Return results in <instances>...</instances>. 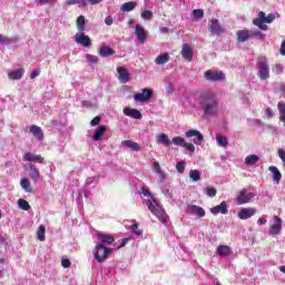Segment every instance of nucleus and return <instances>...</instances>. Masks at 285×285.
<instances>
[{
	"mask_svg": "<svg viewBox=\"0 0 285 285\" xmlns=\"http://www.w3.org/2000/svg\"><path fill=\"white\" fill-rule=\"evenodd\" d=\"M121 146H124L125 148L130 149L135 153L142 150L141 146H139L138 142H134L132 140H122Z\"/></svg>",
	"mask_w": 285,
	"mask_h": 285,
	"instance_id": "5701e85b",
	"label": "nucleus"
},
{
	"mask_svg": "<svg viewBox=\"0 0 285 285\" xmlns=\"http://www.w3.org/2000/svg\"><path fill=\"white\" fill-rule=\"evenodd\" d=\"M157 144H161L165 147L171 146V140L169 139L168 134H160L157 136Z\"/></svg>",
	"mask_w": 285,
	"mask_h": 285,
	"instance_id": "7c9ffc66",
	"label": "nucleus"
},
{
	"mask_svg": "<svg viewBox=\"0 0 285 285\" xmlns=\"http://www.w3.org/2000/svg\"><path fill=\"white\" fill-rule=\"evenodd\" d=\"M24 73V69H18L8 73L9 80H21Z\"/></svg>",
	"mask_w": 285,
	"mask_h": 285,
	"instance_id": "c85d7f7f",
	"label": "nucleus"
},
{
	"mask_svg": "<svg viewBox=\"0 0 285 285\" xmlns=\"http://www.w3.org/2000/svg\"><path fill=\"white\" fill-rule=\"evenodd\" d=\"M146 205H147V209H149L150 212L160 208L159 204H158V202H156L155 197L147 199Z\"/></svg>",
	"mask_w": 285,
	"mask_h": 285,
	"instance_id": "f704fd0d",
	"label": "nucleus"
},
{
	"mask_svg": "<svg viewBox=\"0 0 285 285\" xmlns=\"http://www.w3.org/2000/svg\"><path fill=\"white\" fill-rule=\"evenodd\" d=\"M151 214H154L156 216L157 219H159V222L161 224H166L168 223L169 220V216L166 215V212L164 208H157V209H154V210H150Z\"/></svg>",
	"mask_w": 285,
	"mask_h": 285,
	"instance_id": "6ab92c4d",
	"label": "nucleus"
},
{
	"mask_svg": "<svg viewBox=\"0 0 285 285\" xmlns=\"http://www.w3.org/2000/svg\"><path fill=\"white\" fill-rule=\"evenodd\" d=\"M176 169L179 174H183L185 173V169H186V164L184 161H178L176 164Z\"/></svg>",
	"mask_w": 285,
	"mask_h": 285,
	"instance_id": "603ef678",
	"label": "nucleus"
},
{
	"mask_svg": "<svg viewBox=\"0 0 285 285\" xmlns=\"http://www.w3.org/2000/svg\"><path fill=\"white\" fill-rule=\"evenodd\" d=\"M20 186L21 188L24 189L26 193H33V188H32V185L30 184L29 178H26V177L21 178Z\"/></svg>",
	"mask_w": 285,
	"mask_h": 285,
	"instance_id": "473e14b6",
	"label": "nucleus"
},
{
	"mask_svg": "<svg viewBox=\"0 0 285 285\" xmlns=\"http://www.w3.org/2000/svg\"><path fill=\"white\" fill-rule=\"evenodd\" d=\"M128 240H129L128 238H122L121 240H119V246L117 247V249H121L126 247Z\"/></svg>",
	"mask_w": 285,
	"mask_h": 285,
	"instance_id": "bf43d9fd",
	"label": "nucleus"
},
{
	"mask_svg": "<svg viewBox=\"0 0 285 285\" xmlns=\"http://www.w3.org/2000/svg\"><path fill=\"white\" fill-rule=\"evenodd\" d=\"M135 36L138 37L139 42L142 45L147 41L148 35L141 24L135 26Z\"/></svg>",
	"mask_w": 285,
	"mask_h": 285,
	"instance_id": "f3484780",
	"label": "nucleus"
},
{
	"mask_svg": "<svg viewBox=\"0 0 285 285\" xmlns=\"http://www.w3.org/2000/svg\"><path fill=\"white\" fill-rule=\"evenodd\" d=\"M27 171L29 173V176L32 180V183L38 184L40 178V170L39 168H36L33 165H30L29 168H27Z\"/></svg>",
	"mask_w": 285,
	"mask_h": 285,
	"instance_id": "412c9836",
	"label": "nucleus"
},
{
	"mask_svg": "<svg viewBox=\"0 0 285 285\" xmlns=\"http://www.w3.org/2000/svg\"><path fill=\"white\" fill-rule=\"evenodd\" d=\"M259 158L256 155H249L245 157V165H256L258 163Z\"/></svg>",
	"mask_w": 285,
	"mask_h": 285,
	"instance_id": "ea45409f",
	"label": "nucleus"
},
{
	"mask_svg": "<svg viewBox=\"0 0 285 285\" xmlns=\"http://www.w3.org/2000/svg\"><path fill=\"white\" fill-rule=\"evenodd\" d=\"M80 4L81 7H87V0H67L65 1V6H75Z\"/></svg>",
	"mask_w": 285,
	"mask_h": 285,
	"instance_id": "4c0bfd02",
	"label": "nucleus"
},
{
	"mask_svg": "<svg viewBox=\"0 0 285 285\" xmlns=\"http://www.w3.org/2000/svg\"><path fill=\"white\" fill-rule=\"evenodd\" d=\"M40 72H41L40 69L33 70L32 73L30 75V79L35 80L37 77L40 76Z\"/></svg>",
	"mask_w": 285,
	"mask_h": 285,
	"instance_id": "052dcab7",
	"label": "nucleus"
},
{
	"mask_svg": "<svg viewBox=\"0 0 285 285\" xmlns=\"http://www.w3.org/2000/svg\"><path fill=\"white\" fill-rule=\"evenodd\" d=\"M254 196L255 195L253 193H247V189H242L236 196L237 206H243L250 203Z\"/></svg>",
	"mask_w": 285,
	"mask_h": 285,
	"instance_id": "39448f33",
	"label": "nucleus"
},
{
	"mask_svg": "<svg viewBox=\"0 0 285 285\" xmlns=\"http://www.w3.org/2000/svg\"><path fill=\"white\" fill-rule=\"evenodd\" d=\"M76 27L80 32L85 31V17L80 16L78 19H76Z\"/></svg>",
	"mask_w": 285,
	"mask_h": 285,
	"instance_id": "58836bf2",
	"label": "nucleus"
},
{
	"mask_svg": "<svg viewBox=\"0 0 285 285\" xmlns=\"http://www.w3.org/2000/svg\"><path fill=\"white\" fill-rule=\"evenodd\" d=\"M216 141H217V146H220L223 148H226V146H228V138H226L220 134L216 135Z\"/></svg>",
	"mask_w": 285,
	"mask_h": 285,
	"instance_id": "e433bc0d",
	"label": "nucleus"
},
{
	"mask_svg": "<svg viewBox=\"0 0 285 285\" xmlns=\"http://www.w3.org/2000/svg\"><path fill=\"white\" fill-rule=\"evenodd\" d=\"M106 130H107V128H106L105 125L99 126V127L96 129V131H95L94 140H95V141H100V140H101V137H104Z\"/></svg>",
	"mask_w": 285,
	"mask_h": 285,
	"instance_id": "2f4dec72",
	"label": "nucleus"
},
{
	"mask_svg": "<svg viewBox=\"0 0 285 285\" xmlns=\"http://www.w3.org/2000/svg\"><path fill=\"white\" fill-rule=\"evenodd\" d=\"M86 59H87V61H89V63H94V65L99 63L98 56L87 55Z\"/></svg>",
	"mask_w": 285,
	"mask_h": 285,
	"instance_id": "8fccbe9b",
	"label": "nucleus"
},
{
	"mask_svg": "<svg viewBox=\"0 0 285 285\" xmlns=\"http://www.w3.org/2000/svg\"><path fill=\"white\" fill-rule=\"evenodd\" d=\"M122 112L125 116H128L129 118H132V119H141L142 118L141 111H139L136 108L125 107Z\"/></svg>",
	"mask_w": 285,
	"mask_h": 285,
	"instance_id": "a211bd4d",
	"label": "nucleus"
},
{
	"mask_svg": "<svg viewBox=\"0 0 285 285\" xmlns=\"http://www.w3.org/2000/svg\"><path fill=\"white\" fill-rule=\"evenodd\" d=\"M117 72L119 75L118 80L121 81L122 83H127L130 80V75L128 73L127 69L122 67H118Z\"/></svg>",
	"mask_w": 285,
	"mask_h": 285,
	"instance_id": "b1692460",
	"label": "nucleus"
},
{
	"mask_svg": "<svg viewBox=\"0 0 285 285\" xmlns=\"http://www.w3.org/2000/svg\"><path fill=\"white\" fill-rule=\"evenodd\" d=\"M101 121V117L100 116H96L94 119L90 120V126L91 127H96L100 124Z\"/></svg>",
	"mask_w": 285,
	"mask_h": 285,
	"instance_id": "6e6d98bb",
	"label": "nucleus"
},
{
	"mask_svg": "<svg viewBox=\"0 0 285 285\" xmlns=\"http://www.w3.org/2000/svg\"><path fill=\"white\" fill-rule=\"evenodd\" d=\"M154 169L156 174L160 176L161 179H165V173L161 170L160 164L158 161L154 163Z\"/></svg>",
	"mask_w": 285,
	"mask_h": 285,
	"instance_id": "c03bdc74",
	"label": "nucleus"
},
{
	"mask_svg": "<svg viewBox=\"0 0 285 285\" xmlns=\"http://www.w3.org/2000/svg\"><path fill=\"white\" fill-rule=\"evenodd\" d=\"M281 55H282V56H285V40L282 41Z\"/></svg>",
	"mask_w": 285,
	"mask_h": 285,
	"instance_id": "338daca9",
	"label": "nucleus"
},
{
	"mask_svg": "<svg viewBox=\"0 0 285 285\" xmlns=\"http://www.w3.org/2000/svg\"><path fill=\"white\" fill-rule=\"evenodd\" d=\"M274 20H275V14L274 13H269L268 16H266V12L261 11L258 13V18H255L253 20V24L255 27H258L259 30L267 31V26L266 24L273 23Z\"/></svg>",
	"mask_w": 285,
	"mask_h": 285,
	"instance_id": "f03ea898",
	"label": "nucleus"
},
{
	"mask_svg": "<svg viewBox=\"0 0 285 285\" xmlns=\"http://www.w3.org/2000/svg\"><path fill=\"white\" fill-rule=\"evenodd\" d=\"M37 238L40 242H45L46 240V226L45 225L38 226Z\"/></svg>",
	"mask_w": 285,
	"mask_h": 285,
	"instance_id": "c9c22d12",
	"label": "nucleus"
},
{
	"mask_svg": "<svg viewBox=\"0 0 285 285\" xmlns=\"http://www.w3.org/2000/svg\"><path fill=\"white\" fill-rule=\"evenodd\" d=\"M274 224L269 227V235L277 236L281 233V228L283 226V220L278 216H274Z\"/></svg>",
	"mask_w": 285,
	"mask_h": 285,
	"instance_id": "9b49d317",
	"label": "nucleus"
},
{
	"mask_svg": "<svg viewBox=\"0 0 285 285\" xmlns=\"http://www.w3.org/2000/svg\"><path fill=\"white\" fill-rule=\"evenodd\" d=\"M181 56L188 62L193 61L194 52L191 50L190 45H188L187 42L183 43Z\"/></svg>",
	"mask_w": 285,
	"mask_h": 285,
	"instance_id": "aec40b11",
	"label": "nucleus"
},
{
	"mask_svg": "<svg viewBox=\"0 0 285 285\" xmlns=\"http://www.w3.org/2000/svg\"><path fill=\"white\" fill-rule=\"evenodd\" d=\"M204 77L206 79V81H224L225 80V76L223 72H215L213 70H207L204 73Z\"/></svg>",
	"mask_w": 285,
	"mask_h": 285,
	"instance_id": "6e6552de",
	"label": "nucleus"
},
{
	"mask_svg": "<svg viewBox=\"0 0 285 285\" xmlns=\"http://www.w3.org/2000/svg\"><path fill=\"white\" fill-rule=\"evenodd\" d=\"M187 214L193 216H198V218L205 217V210L203 207L196 206V205H188L187 206Z\"/></svg>",
	"mask_w": 285,
	"mask_h": 285,
	"instance_id": "ddd939ff",
	"label": "nucleus"
},
{
	"mask_svg": "<svg viewBox=\"0 0 285 285\" xmlns=\"http://www.w3.org/2000/svg\"><path fill=\"white\" fill-rule=\"evenodd\" d=\"M98 55H100V57H102V58H109L111 56H115L116 51L110 47L102 46V47H100Z\"/></svg>",
	"mask_w": 285,
	"mask_h": 285,
	"instance_id": "bb28decb",
	"label": "nucleus"
},
{
	"mask_svg": "<svg viewBox=\"0 0 285 285\" xmlns=\"http://www.w3.org/2000/svg\"><path fill=\"white\" fill-rule=\"evenodd\" d=\"M10 42L11 40H9L7 37L0 33V43H10Z\"/></svg>",
	"mask_w": 285,
	"mask_h": 285,
	"instance_id": "680f3d73",
	"label": "nucleus"
},
{
	"mask_svg": "<svg viewBox=\"0 0 285 285\" xmlns=\"http://www.w3.org/2000/svg\"><path fill=\"white\" fill-rule=\"evenodd\" d=\"M18 206L21 210L28 212L30 209V205L27 200H24L23 198H20L18 200Z\"/></svg>",
	"mask_w": 285,
	"mask_h": 285,
	"instance_id": "79ce46f5",
	"label": "nucleus"
},
{
	"mask_svg": "<svg viewBox=\"0 0 285 285\" xmlns=\"http://www.w3.org/2000/svg\"><path fill=\"white\" fill-rule=\"evenodd\" d=\"M142 19L150 20L154 16L153 11H144L141 14Z\"/></svg>",
	"mask_w": 285,
	"mask_h": 285,
	"instance_id": "4d7b16f0",
	"label": "nucleus"
},
{
	"mask_svg": "<svg viewBox=\"0 0 285 285\" xmlns=\"http://www.w3.org/2000/svg\"><path fill=\"white\" fill-rule=\"evenodd\" d=\"M189 179L193 181H198L202 179V174L197 169H194L189 171Z\"/></svg>",
	"mask_w": 285,
	"mask_h": 285,
	"instance_id": "a19ab883",
	"label": "nucleus"
},
{
	"mask_svg": "<svg viewBox=\"0 0 285 285\" xmlns=\"http://www.w3.org/2000/svg\"><path fill=\"white\" fill-rule=\"evenodd\" d=\"M274 71L279 75L283 72V67L281 65H275Z\"/></svg>",
	"mask_w": 285,
	"mask_h": 285,
	"instance_id": "0e129e2a",
	"label": "nucleus"
},
{
	"mask_svg": "<svg viewBox=\"0 0 285 285\" xmlns=\"http://www.w3.org/2000/svg\"><path fill=\"white\" fill-rule=\"evenodd\" d=\"M185 137H188V138L196 137V139H194V144L196 146L202 145L203 141H204L203 134L199 132L197 129H189V130H187V132H185Z\"/></svg>",
	"mask_w": 285,
	"mask_h": 285,
	"instance_id": "1a4fd4ad",
	"label": "nucleus"
},
{
	"mask_svg": "<svg viewBox=\"0 0 285 285\" xmlns=\"http://www.w3.org/2000/svg\"><path fill=\"white\" fill-rule=\"evenodd\" d=\"M130 232L134 233V235L136 236L142 235V230L138 228V224L130 226Z\"/></svg>",
	"mask_w": 285,
	"mask_h": 285,
	"instance_id": "3c124183",
	"label": "nucleus"
},
{
	"mask_svg": "<svg viewBox=\"0 0 285 285\" xmlns=\"http://www.w3.org/2000/svg\"><path fill=\"white\" fill-rule=\"evenodd\" d=\"M23 160L27 163H38V164H43L45 158L40 155H36L33 153H26L23 155Z\"/></svg>",
	"mask_w": 285,
	"mask_h": 285,
	"instance_id": "dca6fc26",
	"label": "nucleus"
},
{
	"mask_svg": "<svg viewBox=\"0 0 285 285\" xmlns=\"http://www.w3.org/2000/svg\"><path fill=\"white\" fill-rule=\"evenodd\" d=\"M249 36H250V39H252V38H257V39H259V40H263V39H264V35L262 33L261 30L249 31Z\"/></svg>",
	"mask_w": 285,
	"mask_h": 285,
	"instance_id": "49530a36",
	"label": "nucleus"
},
{
	"mask_svg": "<svg viewBox=\"0 0 285 285\" xmlns=\"http://www.w3.org/2000/svg\"><path fill=\"white\" fill-rule=\"evenodd\" d=\"M170 61V56L168 52L159 55L155 59V63L158 66H164L165 63H168Z\"/></svg>",
	"mask_w": 285,
	"mask_h": 285,
	"instance_id": "c756f323",
	"label": "nucleus"
},
{
	"mask_svg": "<svg viewBox=\"0 0 285 285\" xmlns=\"http://www.w3.org/2000/svg\"><path fill=\"white\" fill-rule=\"evenodd\" d=\"M257 68V76L259 77L261 81H266L269 78V67L267 59L259 60L255 66Z\"/></svg>",
	"mask_w": 285,
	"mask_h": 285,
	"instance_id": "20e7f679",
	"label": "nucleus"
},
{
	"mask_svg": "<svg viewBox=\"0 0 285 285\" xmlns=\"http://www.w3.org/2000/svg\"><path fill=\"white\" fill-rule=\"evenodd\" d=\"M216 254L219 255L220 257H228L232 254V248L230 246L226 245L217 246Z\"/></svg>",
	"mask_w": 285,
	"mask_h": 285,
	"instance_id": "a878e982",
	"label": "nucleus"
},
{
	"mask_svg": "<svg viewBox=\"0 0 285 285\" xmlns=\"http://www.w3.org/2000/svg\"><path fill=\"white\" fill-rule=\"evenodd\" d=\"M30 132L32 134V136H35L38 139V141H43L45 140L43 130L39 126L31 125Z\"/></svg>",
	"mask_w": 285,
	"mask_h": 285,
	"instance_id": "4be33fe9",
	"label": "nucleus"
},
{
	"mask_svg": "<svg viewBox=\"0 0 285 285\" xmlns=\"http://www.w3.org/2000/svg\"><path fill=\"white\" fill-rule=\"evenodd\" d=\"M140 190L145 197H149V199H153L154 195L150 194V191L147 187H142Z\"/></svg>",
	"mask_w": 285,
	"mask_h": 285,
	"instance_id": "13d9d810",
	"label": "nucleus"
},
{
	"mask_svg": "<svg viewBox=\"0 0 285 285\" xmlns=\"http://www.w3.org/2000/svg\"><path fill=\"white\" fill-rule=\"evenodd\" d=\"M105 23L107 26H111L112 24V18L111 17H106Z\"/></svg>",
	"mask_w": 285,
	"mask_h": 285,
	"instance_id": "774afa93",
	"label": "nucleus"
},
{
	"mask_svg": "<svg viewBox=\"0 0 285 285\" xmlns=\"http://www.w3.org/2000/svg\"><path fill=\"white\" fill-rule=\"evenodd\" d=\"M254 215H256V209L255 208H242L240 212H238L237 214V217L238 219H243V220H246V219H250Z\"/></svg>",
	"mask_w": 285,
	"mask_h": 285,
	"instance_id": "f8f14e48",
	"label": "nucleus"
},
{
	"mask_svg": "<svg viewBox=\"0 0 285 285\" xmlns=\"http://www.w3.org/2000/svg\"><path fill=\"white\" fill-rule=\"evenodd\" d=\"M278 155H279V158L282 159V161L285 163V151L283 149H279Z\"/></svg>",
	"mask_w": 285,
	"mask_h": 285,
	"instance_id": "69168bd1",
	"label": "nucleus"
},
{
	"mask_svg": "<svg viewBox=\"0 0 285 285\" xmlns=\"http://www.w3.org/2000/svg\"><path fill=\"white\" fill-rule=\"evenodd\" d=\"M200 109L204 110L206 117L218 115L219 102L217 95L213 90H205L199 97Z\"/></svg>",
	"mask_w": 285,
	"mask_h": 285,
	"instance_id": "f257e3e1",
	"label": "nucleus"
},
{
	"mask_svg": "<svg viewBox=\"0 0 285 285\" xmlns=\"http://www.w3.org/2000/svg\"><path fill=\"white\" fill-rule=\"evenodd\" d=\"M97 238H98V240H100V243H98V245H102L105 247L107 245H111L112 243H115V237L112 235L97 233Z\"/></svg>",
	"mask_w": 285,
	"mask_h": 285,
	"instance_id": "2eb2a0df",
	"label": "nucleus"
},
{
	"mask_svg": "<svg viewBox=\"0 0 285 285\" xmlns=\"http://www.w3.org/2000/svg\"><path fill=\"white\" fill-rule=\"evenodd\" d=\"M181 147L185 148V150H189L191 153L196 150V147H194L191 142H185L184 145H181Z\"/></svg>",
	"mask_w": 285,
	"mask_h": 285,
	"instance_id": "864d4df0",
	"label": "nucleus"
},
{
	"mask_svg": "<svg viewBox=\"0 0 285 285\" xmlns=\"http://www.w3.org/2000/svg\"><path fill=\"white\" fill-rule=\"evenodd\" d=\"M237 41L245 42L250 39V30L244 29L236 32Z\"/></svg>",
	"mask_w": 285,
	"mask_h": 285,
	"instance_id": "393cba45",
	"label": "nucleus"
},
{
	"mask_svg": "<svg viewBox=\"0 0 285 285\" xmlns=\"http://www.w3.org/2000/svg\"><path fill=\"white\" fill-rule=\"evenodd\" d=\"M153 96H154L153 90L144 88L142 94L138 92V94L134 95V100L136 102H148L150 100V98H153Z\"/></svg>",
	"mask_w": 285,
	"mask_h": 285,
	"instance_id": "0eeeda50",
	"label": "nucleus"
},
{
	"mask_svg": "<svg viewBox=\"0 0 285 285\" xmlns=\"http://www.w3.org/2000/svg\"><path fill=\"white\" fill-rule=\"evenodd\" d=\"M60 265H62L63 268H70L71 261L69 258H62V261H60Z\"/></svg>",
	"mask_w": 285,
	"mask_h": 285,
	"instance_id": "5fc2aeb1",
	"label": "nucleus"
},
{
	"mask_svg": "<svg viewBox=\"0 0 285 285\" xmlns=\"http://www.w3.org/2000/svg\"><path fill=\"white\" fill-rule=\"evenodd\" d=\"M208 32H210L214 36H220L225 33V28L220 26L218 19H210L209 26H208Z\"/></svg>",
	"mask_w": 285,
	"mask_h": 285,
	"instance_id": "423d86ee",
	"label": "nucleus"
},
{
	"mask_svg": "<svg viewBox=\"0 0 285 285\" xmlns=\"http://www.w3.org/2000/svg\"><path fill=\"white\" fill-rule=\"evenodd\" d=\"M171 144H173L174 146L183 147V146L186 144V141H185V139L181 138V137H174L173 140H171Z\"/></svg>",
	"mask_w": 285,
	"mask_h": 285,
	"instance_id": "a18cd8bd",
	"label": "nucleus"
},
{
	"mask_svg": "<svg viewBox=\"0 0 285 285\" xmlns=\"http://www.w3.org/2000/svg\"><path fill=\"white\" fill-rule=\"evenodd\" d=\"M112 248L104 246V244H97L95 246L94 257L96 262L104 263L111 254Z\"/></svg>",
	"mask_w": 285,
	"mask_h": 285,
	"instance_id": "7ed1b4c3",
	"label": "nucleus"
},
{
	"mask_svg": "<svg viewBox=\"0 0 285 285\" xmlns=\"http://www.w3.org/2000/svg\"><path fill=\"white\" fill-rule=\"evenodd\" d=\"M76 43L83 46V47H91L92 42H90V38L85 35L82 31L76 33L75 36Z\"/></svg>",
	"mask_w": 285,
	"mask_h": 285,
	"instance_id": "9d476101",
	"label": "nucleus"
},
{
	"mask_svg": "<svg viewBox=\"0 0 285 285\" xmlns=\"http://www.w3.org/2000/svg\"><path fill=\"white\" fill-rule=\"evenodd\" d=\"M257 224L261 225V226L266 225L267 224V219L263 218V217H259L258 220H257Z\"/></svg>",
	"mask_w": 285,
	"mask_h": 285,
	"instance_id": "e2e57ef3",
	"label": "nucleus"
},
{
	"mask_svg": "<svg viewBox=\"0 0 285 285\" xmlns=\"http://www.w3.org/2000/svg\"><path fill=\"white\" fill-rule=\"evenodd\" d=\"M137 8V2L129 1L125 2L121 7V12H132Z\"/></svg>",
	"mask_w": 285,
	"mask_h": 285,
	"instance_id": "72a5a7b5",
	"label": "nucleus"
},
{
	"mask_svg": "<svg viewBox=\"0 0 285 285\" xmlns=\"http://www.w3.org/2000/svg\"><path fill=\"white\" fill-rule=\"evenodd\" d=\"M268 170L272 173V180H274L276 184H279L283 175L279 173L278 168L275 166H269Z\"/></svg>",
	"mask_w": 285,
	"mask_h": 285,
	"instance_id": "cd10ccee",
	"label": "nucleus"
},
{
	"mask_svg": "<svg viewBox=\"0 0 285 285\" xmlns=\"http://www.w3.org/2000/svg\"><path fill=\"white\" fill-rule=\"evenodd\" d=\"M204 193H205L206 196H208V197H215V196H217V189H216L215 187H213V186L206 187V188L204 189Z\"/></svg>",
	"mask_w": 285,
	"mask_h": 285,
	"instance_id": "37998d69",
	"label": "nucleus"
},
{
	"mask_svg": "<svg viewBox=\"0 0 285 285\" xmlns=\"http://www.w3.org/2000/svg\"><path fill=\"white\" fill-rule=\"evenodd\" d=\"M194 18L196 20H202L204 18V10L203 9H195L193 11Z\"/></svg>",
	"mask_w": 285,
	"mask_h": 285,
	"instance_id": "09e8293b",
	"label": "nucleus"
},
{
	"mask_svg": "<svg viewBox=\"0 0 285 285\" xmlns=\"http://www.w3.org/2000/svg\"><path fill=\"white\" fill-rule=\"evenodd\" d=\"M278 109H279V114H281V121L285 122V104L284 102H279L278 104Z\"/></svg>",
	"mask_w": 285,
	"mask_h": 285,
	"instance_id": "de8ad7c7",
	"label": "nucleus"
},
{
	"mask_svg": "<svg viewBox=\"0 0 285 285\" xmlns=\"http://www.w3.org/2000/svg\"><path fill=\"white\" fill-rule=\"evenodd\" d=\"M212 215H228V204L226 202H222L220 205L210 208Z\"/></svg>",
	"mask_w": 285,
	"mask_h": 285,
	"instance_id": "4468645a",
	"label": "nucleus"
}]
</instances>
